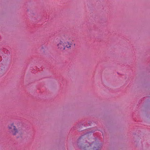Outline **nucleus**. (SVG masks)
I'll return each instance as SVG.
<instances>
[{"label":"nucleus","mask_w":150,"mask_h":150,"mask_svg":"<svg viewBox=\"0 0 150 150\" xmlns=\"http://www.w3.org/2000/svg\"><path fill=\"white\" fill-rule=\"evenodd\" d=\"M21 125L19 122H15L11 123L8 125V128L10 133L17 138L22 137L23 132L21 129Z\"/></svg>","instance_id":"1"},{"label":"nucleus","mask_w":150,"mask_h":150,"mask_svg":"<svg viewBox=\"0 0 150 150\" xmlns=\"http://www.w3.org/2000/svg\"><path fill=\"white\" fill-rule=\"evenodd\" d=\"M101 147L100 145L95 142H93L91 144H88L86 145L82 150H99Z\"/></svg>","instance_id":"2"},{"label":"nucleus","mask_w":150,"mask_h":150,"mask_svg":"<svg viewBox=\"0 0 150 150\" xmlns=\"http://www.w3.org/2000/svg\"><path fill=\"white\" fill-rule=\"evenodd\" d=\"M65 42L64 41H60L59 43L57 44L58 48L61 50H65Z\"/></svg>","instance_id":"3"},{"label":"nucleus","mask_w":150,"mask_h":150,"mask_svg":"<svg viewBox=\"0 0 150 150\" xmlns=\"http://www.w3.org/2000/svg\"><path fill=\"white\" fill-rule=\"evenodd\" d=\"M72 41H73V40H72V41H70L69 42H68V41L65 42V49L66 48H67L68 49H70L71 48V45H72L73 44Z\"/></svg>","instance_id":"4"}]
</instances>
